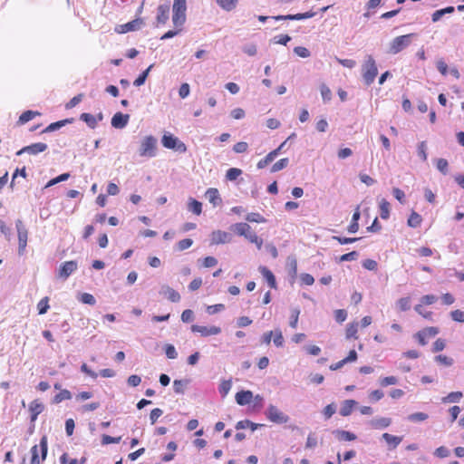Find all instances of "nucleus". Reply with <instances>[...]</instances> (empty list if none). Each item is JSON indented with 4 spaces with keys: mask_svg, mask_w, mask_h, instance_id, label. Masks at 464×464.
<instances>
[{
    "mask_svg": "<svg viewBox=\"0 0 464 464\" xmlns=\"http://www.w3.org/2000/svg\"><path fill=\"white\" fill-rule=\"evenodd\" d=\"M230 229L238 236L245 237L249 242L255 244L257 249H261L263 239L260 238L247 223H236L230 227Z\"/></svg>",
    "mask_w": 464,
    "mask_h": 464,
    "instance_id": "f257e3e1",
    "label": "nucleus"
},
{
    "mask_svg": "<svg viewBox=\"0 0 464 464\" xmlns=\"http://www.w3.org/2000/svg\"><path fill=\"white\" fill-rule=\"evenodd\" d=\"M187 0H174L172 5V24L175 28L183 27L187 20Z\"/></svg>",
    "mask_w": 464,
    "mask_h": 464,
    "instance_id": "f03ea898",
    "label": "nucleus"
},
{
    "mask_svg": "<svg viewBox=\"0 0 464 464\" xmlns=\"http://www.w3.org/2000/svg\"><path fill=\"white\" fill-rule=\"evenodd\" d=\"M362 78L366 85H371L377 74L378 68L375 60L372 55H366L362 65Z\"/></svg>",
    "mask_w": 464,
    "mask_h": 464,
    "instance_id": "7ed1b4c3",
    "label": "nucleus"
},
{
    "mask_svg": "<svg viewBox=\"0 0 464 464\" xmlns=\"http://www.w3.org/2000/svg\"><path fill=\"white\" fill-rule=\"evenodd\" d=\"M415 34H408L395 37L389 45L388 53L391 54H397L406 49L411 44Z\"/></svg>",
    "mask_w": 464,
    "mask_h": 464,
    "instance_id": "20e7f679",
    "label": "nucleus"
},
{
    "mask_svg": "<svg viewBox=\"0 0 464 464\" xmlns=\"http://www.w3.org/2000/svg\"><path fill=\"white\" fill-rule=\"evenodd\" d=\"M48 450L47 437L44 435L40 440V444L34 445L31 449L32 459L31 464H40L46 459Z\"/></svg>",
    "mask_w": 464,
    "mask_h": 464,
    "instance_id": "39448f33",
    "label": "nucleus"
},
{
    "mask_svg": "<svg viewBox=\"0 0 464 464\" xmlns=\"http://www.w3.org/2000/svg\"><path fill=\"white\" fill-rule=\"evenodd\" d=\"M158 140L155 137L146 136L140 142L139 154L140 157L153 158L157 154Z\"/></svg>",
    "mask_w": 464,
    "mask_h": 464,
    "instance_id": "423d86ee",
    "label": "nucleus"
},
{
    "mask_svg": "<svg viewBox=\"0 0 464 464\" xmlns=\"http://www.w3.org/2000/svg\"><path fill=\"white\" fill-rule=\"evenodd\" d=\"M161 143L165 148L174 150L179 153H184L187 151L185 143L180 141L172 134H164L161 139Z\"/></svg>",
    "mask_w": 464,
    "mask_h": 464,
    "instance_id": "0eeeda50",
    "label": "nucleus"
},
{
    "mask_svg": "<svg viewBox=\"0 0 464 464\" xmlns=\"http://www.w3.org/2000/svg\"><path fill=\"white\" fill-rule=\"evenodd\" d=\"M265 414L266 418L274 423L285 424L289 420V417L273 404L267 407Z\"/></svg>",
    "mask_w": 464,
    "mask_h": 464,
    "instance_id": "6e6552de",
    "label": "nucleus"
},
{
    "mask_svg": "<svg viewBox=\"0 0 464 464\" xmlns=\"http://www.w3.org/2000/svg\"><path fill=\"white\" fill-rule=\"evenodd\" d=\"M15 227L18 237V254L22 256L24 254L27 246L28 231L20 219L16 220Z\"/></svg>",
    "mask_w": 464,
    "mask_h": 464,
    "instance_id": "1a4fd4ad",
    "label": "nucleus"
},
{
    "mask_svg": "<svg viewBox=\"0 0 464 464\" xmlns=\"http://www.w3.org/2000/svg\"><path fill=\"white\" fill-rule=\"evenodd\" d=\"M78 268V263L74 260L63 263L58 271V276L66 280Z\"/></svg>",
    "mask_w": 464,
    "mask_h": 464,
    "instance_id": "9d476101",
    "label": "nucleus"
},
{
    "mask_svg": "<svg viewBox=\"0 0 464 464\" xmlns=\"http://www.w3.org/2000/svg\"><path fill=\"white\" fill-rule=\"evenodd\" d=\"M143 24L144 23H143L142 19L137 18V19H134V20H132L130 22H128L126 24H120L116 28V32L119 33V34H126V33H129V32L137 31V30H140Z\"/></svg>",
    "mask_w": 464,
    "mask_h": 464,
    "instance_id": "9b49d317",
    "label": "nucleus"
},
{
    "mask_svg": "<svg viewBox=\"0 0 464 464\" xmlns=\"http://www.w3.org/2000/svg\"><path fill=\"white\" fill-rule=\"evenodd\" d=\"M47 148L48 146L46 143L37 142L22 148L20 150L16 152V155L21 156L24 153L37 155L38 153L45 151Z\"/></svg>",
    "mask_w": 464,
    "mask_h": 464,
    "instance_id": "f8f14e48",
    "label": "nucleus"
},
{
    "mask_svg": "<svg viewBox=\"0 0 464 464\" xmlns=\"http://www.w3.org/2000/svg\"><path fill=\"white\" fill-rule=\"evenodd\" d=\"M191 331L193 333L200 334V335L203 337H207V336H210V335L219 334L221 333V328L218 326H215V325L208 327V326L193 324L191 326Z\"/></svg>",
    "mask_w": 464,
    "mask_h": 464,
    "instance_id": "ddd939ff",
    "label": "nucleus"
},
{
    "mask_svg": "<svg viewBox=\"0 0 464 464\" xmlns=\"http://www.w3.org/2000/svg\"><path fill=\"white\" fill-rule=\"evenodd\" d=\"M232 240V235L228 232L222 230L213 231L210 237L212 245H219L229 243Z\"/></svg>",
    "mask_w": 464,
    "mask_h": 464,
    "instance_id": "4468645a",
    "label": "nucleus"
},
{
    "mask_svg": "<svg viewBox=\"0 0 464 464\" xmlns=\"http://www.w3.org/2000/svg\"><path fill=\"white\" fill-rule=\"evenodd\" d=\"M159 293L172 303H178L180 301V295L179 292L168 285H162Z\"/></svg>",
    "mask_w": 464,
    "mask_h": 464,
    "instance_id": "2eb2a0df",
    "label": "nucleus"
},
{
    "mask_svg": "<svg viewBox=\"0 0 464 464\" xmlns=\"http://www.w3.org/2000/svg\"><path fill=\"white\" fill-rule=\"evenodd\" d=\"M130 120L129 114L121 112L115 113L111 118V126L115 129H123L127 126Z\"/></svg>",
    "mask_w": 464,
    "mask_h": 464,
    "instance_id": "dca6fc26",
    "label": "nucleus"
},
{
    "mask_svg": "<svg viewBox=\"0 0 464 464\" xmlns=\"http://www.w3.org/2000/svg\"><path fill=\"white\" fill-rule=\"evenodd\" d=\"M169 17V4H162L160 5L157 8V24H164L167 23Z\"/></svg>",
    "mask_w": 464,
    "mask_h": 464,
    "instance_id": "f3484780",
    "label": "nucleus"
},
{
    "mask_svg": "<svg viewBox=\"0 0 464 464\" xmlns=\"http://www.w3.org/2000/svg\"><path fill=\"white\" fill-rule=\"evenodd\" d=\"M314 15H315L314 12L309 11V12L303 13V14L273 16V19H275L276 21H281V20H304V19L312 18Z\"/></svg>",
    "mask_w": 464,
    "mask_h": 464,
    "instance_id": "a211bd4d",
    "label": "nucleus"
},
{
    "mask_svg": "<svg viewBox=\"0 0 464 464\" xmlns=\"http://www.w3.org/2000/svg\"><path fill=\"white\" fill-rule=\"evenodd\" d=\"M44 406L42 402H40L38 400H34L29 404V411L31 412L30 420L32 423H34L38 415L44 411Z\"/></svg>",
    "mask_w": 464,
    "mask_h": 464,
    "instance_id": "6ab92c4d",
    "label": "nucleus"
},
{
    "mask_svg": "<svg viewBox=\"0 0 464 464\" xmlns=\"http://www.w3.org/2000/svg\"><path fill=\"white\" fill-rule=\"evenodd\" d=\"M236 401L240 406L249 404L253 399V392L251 391H241L236 394Z\"/></svg>",
    "mask_w": 464,
    "mask_h": 464,
    "instance_id": "aec40b11",
    "label": "nucleus"
},
{
    "mask_svg": "<svg viewBox=\"0 0 464 464\" xmlns=\"http://www.w3.org/2000/svg\"><path fill=\"white\" fill-rule=\"evenodd\" d=\"M382 438L388 444L389 450L396 449L400 445V443L402 441V437L394 436L390 433H383L382 435Z\"/></svg>",
    "mask_w": 464,
    "mask_h": 464,
    "instance_id": "412c9836",
    "label": "nucleus"
},
{
    "mask_svg": "<svg viewBox=\"0 0 464 464\" xmlns=\"http://www.w3.org/2000/svg\"><path fill=\"white\" fill-rule=\"evenodd\" d=\"M392 423V420L386 417L374 418L369 421V425L372 429L382 430L389 427Z\"/></svg>",
    "mask_w": 464,
    "mask_h": 464,
    "instance_id": "4be33fe9",
    "label": "nucleus"
},
{
    "mask_svg": "<svg viewBox=\"0 0 464 464\" xmlns=\"http://www.w3.org/2000/svg\"><path fill=\"white\" fill-rule=\"evenodd\" d=\"M206 197L214 207L220 205L222 202L219 192L217 188H208L206 191Z\"/></svg>",
    "mask_w": 464,
    "mask_h": 464,
    "instance_id": "5701e85b",
    "label": "nucleus"
},
{
    "mask_svg": "<svg viewBox=\"0 0 464 464\" xmlns=\"http://www.w3.org/2000/svg\"><path fill=\"white\" fill-rule=\"evenodd\" d=\"M259 272L263 277L266 280L268 285L271 288H276V281L274 274L266 266H260Z\"/></svg>",
    "mask_w": 464,
    "mask_h": 464,
    "instance_id": "b1692460",
    "label": "nucleus"
},
{
    "mask_svg": "<svg viewBox=\"0 0 464 464\" xmlns=\"http://www.w3.org/2000/svg\"><path fill=\"white\" fill-rule=\"evenodd\" d=\"M333 434L337 440L344 441H352L357 438L354 433L343 430H334Z\"/></svg>",
    "mask_w": 464,
    "mask_h": 464,
    "instance_id": "393cba45",
    "label": "nucleus"
},
{
    "mask_svg": "<svg viewBox=\"0 0 464 464\" xmlns=\"http://www.w3.org/2000/svg\"><path fill=\"white\" fill-rule=\"evenodd\" d=\"M356 404L357 402L354 400H345L340 409V415L343 417L349 416Z\"/></svg>",
    "mask_w": 464,
    "mask_h": 464,
    "instance_id": "a878e982",
    "label": "nucleus"
},
{
    "mask_svg": "<svg viewBox=\"0 0 464 464\" xmlns=\"http://www.w3.org/2000/svg\"><path fill=\"white\" fill-rule=\"evenodd\" d=\"M216 3L221 9L230 12L237 7L238 0H216Z\"/></svg>",
    "mask_w": 464,
    "mask_h": 464,
    "instance_id": "bb28decb",
    "label": "nucleus"
},
{
    "mask_svg": "<svg viewBox=\"0 0 464 464\" xmlns=\"http://www.w3.org/2000/svg\"><path fill=\"white\" fill-rule=\"evenodd\" d=\"M390 209H391L390 203L385 198H382V200L379 203V210H380V217L382 219L389 218Z\"/></svg>",
    "mask_w": 464,
    "mask_h": 464,
    "instance_id": "cd10ccee",
    "label": "nucleus"
},
{
    "mask_svg": "<svg viewBox=\"0 0 464 464\" xmlns=\"http://www.w3.org/2000/svg\"><path fill=\"white\" fill-rule=\"evenodd\" d=\"M73 121V119H65L63 121H59L56 122H53L50 125H48L44 130V132H52L54 130H59L60 128L65 126L68 123H72Z\"/></svg>",
    "mask_w": 464,
    "mask_h": 464,
    "instance_id": "c85d7f7f",
    "label": "nucleus"
},
{
    "mask_svg": "<svg viewBox=\"0 0 464 464\" xmlns=\"http://www.w3.org/2000/svg\"><path fill=\"white\" fill-rule=\"evenodd\" d=\"M80 120L84 121L91 129H95L98 124L97 118L91 113H82L80 116Z\"/></svg>",
    "mask_w": 464,
    "mask_h": 464,
    "instance_id": "c756f323",
    "label": "nucleus"
},
{
    "mask_svg": "<svg viewBox=\"0 0 464 464\" xmlns=\"http://www.w3.org/2000/svg\"><path fill=\"white\" fill-rule=\"evenodd\" d=\"M463 394L461 392H450L447 396L441 399L443 403H456L459 402L462 398Z\"/></svg>",
    "mask_w": 464,
    "mask_h": 464,
    "instance_id": "7c9ffc66",
    "label": "nucleus"
},
{
    "mask_svg": "<svg viewBox=\"0 0 464 464\" xmlns=\"http://www.w3.org/2000/svg\"><path fill=\"white\" fill-rule=\"evenodd\" d=\"M72 399V393L70 391L63 389L61 390L59 393H57L53 399V402L55 404L61 403L63 401L71 400Z\"/></svg>",
    "mask_w": 464,
    "mask_h": 464,
    "instance_id": "2f4dec72",
    "label": "nucleus"
},
{
    "mask_svg": "<svg viewBox=\"0 0 464 464\" xmlns=\"http://www.w3.org/2000/svg\"><path fill=\"white\" fill-rule=\"evenodd\" d=\"M231 388H232L231 379L224 380L221 382V383L218 386V392L220 393L222 398H225L230 392Z\"/></svg>",
    "mask_w": 464,
    "mask_h": 464,
    "instance_id": "473e14b6",
    "label": "nucleus"
},
{
    "mask_svg": "<svg viewBox=\"0 0 464 464\" xmlns=\"http://www.w3.org/2000/svg\"><path fill=\"white\" fill-rule=\"evenodd\" d=\"M37 115H40V112L34 111H30V110L25 111L20 115L18 123L24 124V123L30 121L31 120H33Z\"/></svg>",
    "mask_w": 464,
    "mask_h": 464,
    "instance_id": "72a5a7b5",
    "label": "nucleus"
},
{
    "mask_svg": "<svg viewBox=\"0 0 464 464\" xmlns=\"http://www.w3.org/2000/svg\"><path fill=\"white\" fill-rule=\"evenodd\" d=\"M188 208L189 211H191L195 215H200L202 212V204H201V202H199L194 198H190L189 202H188Z\"/></svg>",
    "mask_w": 464,
    "mask_h": 464,
    "instance_id": "f704fd0d",
    "label": "nucleus"
},
{
    "mask_svg": "<svg viewBox=\"0 0 464 464\" xmlns=\"http://www.w3.org/2000/svg\"><path fill=\"white\" fill-rule=\"evenodd\" d=\"M357 332H358V323L353 322L347 324L346 328V338L351 339L354 338L357 339Z\"/></svg>",
    "mask_w": 464,
    "mask_h": 464,
    "instance_id": "c9c22d12",
    "label": "nucleus"
},
{
    "mask_svg": "<svg viewBox=\"0 0 464 464\" xmlns=\"http://www.w3.org/2000/svg\"><path fill=\"white\" fill-rule=\"evenodd\" d=\"M276 158V152H269L264 159L260 160L256 167L261 169L266 167L269 163H271Z\"/></svg>",
    "mask_w": 464,
    "mask_h": 464,
    "instance_id": "e433bc0d",
    "label": "nucleus"
},
{
    "mask_svg": "<svg viewBox=\"0 0 464 464\" xmlns=\"http://www.w3.org/2000/svg\"><path fill=\"white\" fill-rule=\"evenodd\" d=\"M258 426H259L258 424L254 423L248 420H243L238 421L236 424V429L243 430V429L250 428L252 431H255Z\"/></svg>",
    "mask_w": 464,
    "mask_h": 464,
    "instance_id": "4c0bfd02",
    "label": "nucleus"
},
{
    "mask_svg": "<svg viewBox=\"0 0 464 464\" xmlns=\"http://www.w3.org/2000/svg\"><path fill=\"white\" fill-rule=\"evenodd\" d=\"M421 217L417 212H412L408 218V226L411 227H418L421 223Z\"/></svg>",
    "mask_w": 464,
    "mask_h": 464,
    "instance_id": "58836bf2",
    "label": "nucleus"
},
{
    "mask_svg": "<svg viewBox=\"0 0 464 464\" xmlns=\"http://www.w3.org/2000/svg\"><path fill=\"white\" fill-rule=\"evenodd\" d=\"M396 306L401 312L408 311L411 308V298L401 297L396 302Z\"/></svg>",
    "mask_w": 464,
    "mask_h": 464,
    "instance_id": "ea45409f",
    "label": "nucleus"
},
{
    "mask_svg": "<svg viewBox=\"0 0 464 464\" xmlns=\"http://www.w3.org/2000/svg\"><path fill=\"white\" fill-rule=\"evenodd\" d=\"M188 383V380H175L173 382V390L178 394H183L186 385Z\"/></svg>",
    "mask_w": 464,
    "mask_h": 464,
    "instance_id": "a19ab883",
    "label": "nucleus"
},
{
    "mask_svg": "<svg viewBox=\"0 0 464 464\" xmlns=\"http://www.w3.org/2000/svg\"><path fill=\"white\" fill-rule=\"evenodd\" d=\"M299 314H300L299 308L295 307V308L291 309V316H290L289 325L293 329H295L297 327Z\"/></svg>",
    "mask_w": 464,
    "mask_h": 464,
    "instance_id": "79ce46f5",
    "label": "nucleus"
},
{
    "mask_svg": "<svg viewBox=\"0 0 464 464\" xmlns=\"http://www.w3.org/2000/svg\"><path fill=\"white\" fill-rule=\"evenodd\" d=\"M153 67V64H150L145 71H143L139 76L138 78L134 81L133 84L135 86H140L142 84H144L148 75H149V72H150L151 68Z\"/></svg>",
    "mask_w": 464,
    "mask_h": 464,
    "instance_id": "37998d69",
    "label": "nucleus"
},
{
    "mask_svg": "<svg viewBox=\"0 0 464 464\" xmlns=\"http://www.w3.org/2000/svg\"><path fill=\"white\" fill-rule=\"evenodd\" d=\"M436 167L440 172L443 175H447L449 173V163L445 159H438L436 160Z\"/></svg>",
    "mask_w": 464,
    "mask_h": 464,
    "instance_id": "c03bdc74",
    "label": "nucleus"
},
{
    "mask_svg": "<svg viewBox=\"0 0 464 464\" xmlns=\"http://www.w3.org/2000/svg\"><path fill=\"white\" fill-rule=\"evenodd\" d=\"M242 174V170L237 168H230L226 173L227 179L230 181L236 180Z\"/></svg>",
    "mask_w": 464,
    "mask_h": 464,
    "instance_id": "a18cd8bd",
    "label": "nucleus"
},
{
    "mask_svg": "<svg viewBox=\"0 0 464 464\" xmlns=\"http://www.w3.org/2000/svg\"><path fill=\"white\" fill-rule=\"evenodd\" d=\"M320 92L322 95V99L324 103L329 102L332 100V92L329 87H327L325 84H322L320 86Z\"/></svg>",
    "mask_w": 464,
    "mask_h": 464,
    "instance_id": "49530a36",
    "label": "nucleus"
},
{
    "mask_svg": "<svg viewBox=\"0 0 464 464\" xmlns=\"http://www.w3.org/2000/svg\"><path fill=\"white\" fill-rule=\"evenodd\" d=\"M417 154L422 161H426L428 158L427 145L425 141H421L418 144Z\"/></svg>",
    "mask_w": 464,
    "mask_h": 464,
    "instance_id": "de8ad7c7",
    "label": "nucleus"
},
{
    "mask_svg": "<svg viewBox=\"0 0 464 464\" xmlns=\"http://www.w3.org/2000/svg\"><path fill=\"white\" fill-rule=\"evenodd\" d=\"M289 163V160L287 158H284L276 161L271 168V172H277L287 167Z\"/></svg>",
    "mask_w": 464,
    "mask_h": 464,
    "instance_id": "09e8293b",
    "label": "nucleus"
},
{
    "mask_svg": "<svg viewBox=\"0 0 464 464\" xmlns=\"http://www.w3.org/2000/svg\"><path fill=\"white\" fill-rule=\"evenodd\" d=\"M246 221L248 222H256V223H265L266 218L261 216L259 213L251 212L246 217Z\"/></svg>",
    "mask_w": 464,
    "mask_h": 464,
    "instance_id": "8fccbe9b",
    "label": "nucleus"
},
{
    "mask_svg": "<svg viewBox=\"0 0 464 464\" xmlns=\"http://www.w3.org/2000/svg\"><path fill=\"white\" fill-rule=\"evenodd\" d=\"M428 414L424 412H415L408 416V420L413 422L424 421L428 419Z\"/></svg>",
    "mask_w": 464,
    "mask_h": 464,
    "instance_id": "3c124183",
    "label": "nucleus"
},
{
    "mask_svg": "<svg viewBox=\"0 0 464 464\" xmlns=\"http://www.w3.org/2000/svg\"><path fill=\"white\" fill-rule=\"evenodd\" d=\"M79 300L82 304H90V305H94L96 304V300H95L94 296L89 293L82 294L79 297Z\"/></svg>",
    "mask_w": 464,
    "mask_h": 464,
    "instance_id": "603ef678",
    "label": "nucleus"
},
{
    "mask_svg": "<svg viewBox=\"0 0 464 464\" xmlns=\"http://www.w3.org/2000/svg\"><path fill=\"white\" fill-rule=\"evenodd\" d=\"M274 332L273 343L276 347H282L284 345V337L281 330L276 329Z\"/></svg>",
    "mask_w": 464,
    "mask_h": 464,
    "instance_id": "864d4df0",
    "label": "nucleus"
},
{
    "mask_svg": "<svg viewBox=\"0 0 464 464\" xmlns=\"http://www.w3.org/2000/svg\"><path fill=\"white\" fill-rule=\"evenodd\" d=\"M242 51L248 56H255L257 53V47L254 44H247L242 47Z\"/></svg>",
    "mask_w": 464,
    "mask_h": 464,
    "instance_id": "5fc2aeb1",
    "label": "nucleus"
},
{
    "mask_svg": "<svg viewBox=\"0 0 464 464\" xmlns=\"http://www.w3.org/2000/svg\"><path fill=\"white\" fill-rule=\"evenodd\" d=\"M48 301V297H44L40 300V302L37 304L39 314H44L47 312V310L49 309Z\"/></svg>",
    "mask_w": 464,
    "mask_h": 464,
    "instance_id": "6e6d98bb",
    "label": "nucleus"
},
{
    "mask_svg": "<svg viewBox=\"0 0 464 464\" xmlns=\"http://www.w3.org/2000/svg\"><path fill=\"white\" fill-rule=\"evenodd\" d=\"M336 411V406L334 403L326 405L323 410L325 419H330Z\"/></svg>",
    "mask_w": 464,
    "mask_h": 464,
    "instance_id": "4d7b16f0",
    "label": "nucleus"
},
{
    "mask_svg": "<svg viewBox=\"0 0 464 464\" xmlns=\"http://www.w3.org/2000/svg\"><path fill=\"white\" fill-rule=\"evenodd\" d=\"M436 67H437L438 71L443 76H446L448 74L449 68H448V65H447V63H445V61L443 59H440V60L437 61Z\"/></svg>",
    "mask_w": 464,
    "mask_h": 464,
    "instance_id": "13d9d810",
    "label": "nucleus"
},
{
    "mask_svg": "<svg viewBox=\"0 0 464 464\" xmlns=\"http://www.w3.org/2000/svg\"><path fill=\"white\" fill-rule=\"evenodd\" d=\"M192 244H193L192 239L185 238V239L179 241V243L177 245V248L179 251H183V250L189 248L192 246Z\"/></svg>",
    "mask_w": 464,
    "mask_h": 464,
    "instance_id": "bf43d9fd",
    "label": "nucleus"
},
{
    "mask_svg": "<svg viewBox=\"0 0 464 464\" xmlns=\"http://www.w3.org/2000/svg\"><path fill=\"white\" fill-rule=\"evenodd\" d=\"M397 382H398V379L394 376L383 377L380 380V384L382 387H386L389 385H394V384H397Z\"/></svg>",
    "mask_w": 464,
    "mask_h": 464,
    "instance_id": "052dcab7",
    "label": "nucleus"
},
{
    "mask_svg": "<svg viewBox=\"0 0 464 464\" xmlns=\"http://www.w3.org/2000/svg\"><path fill=\"white\" fill-rule=\"evenodd\" d=\"M194 320V313L190 309H186L181 314V321L183 323H190Z\"/></svg>",
    "mask_w": 464,
    "mask_h": 464,
    "instance_id": "680f3d73",
    "label": "nucleus"
},
{
    "mask_svg": "<svg viewBox=\"0 0 464 464\" xmlns=\"http://www.w3.org/2000/svg\"><path fill=\"white\" fill-rule=\"evenodd\" d=\"M294 53L302 58H307L310 56V52L307 48L303 46H296L294 48Z\"/></svg>",
    "mask_w": 464,
    "mask_h": 464,
    "instance_id": "e2e57ef3",
    "label": "nucleus"
},
{
    "mask_svg": "<svg viewBox=\"0 0 464 464\" xmlns=\"http://www.w3.org/2000/svg\"><path fill=\"white\" fill-rule=\"evenodd\" d=\"M190 92V87L188 83L185 82L182 83L179 90V95L181 99H185L189 95Z\"/></svg>",
    "mask_w": 464,
    "mask_h": 464,
    "instance_id": "0e129e2a",
    "label": "nucleus"
},
{
    "mask_svg": "<svg viewBox=\"0 0 464 464\" xmlns=\"http://www.w3.org/2000/svg\"><path fill=\"white\" fill-rule=\"evenodd\" d=\"M300 280L301 283L305 285H312L314 282V276L307 273L301 274Z\"/></svg>",
    "mask_w": 464,
    "mask_h": 464,
    "instance_id": "69168bd1",
    "label": "nucleus"
},
{
    "mask_svg": "<svg viewBox=\"0 0 464 464\" xmlns=\"http://www.w3.org/2000/svg\"><path fill=\"white\" fill-rule=\"evenodd\" d=\"M247 149H248V144L245 141H239V142L236 143L233 147V150L236 153H244L247 150Z\"/></svg>",
    "mask_w": 464,
    "mask_h": 464,
    "instance_id": "338daca9",
    "label": "nucleus"
},
{
    "mask_svg": "<svg viewBox=\"0 0 464 464\" xmlns=\"http://www.w3.org/2000/svg\"><path fill=\"white\" fill-rule=\"evenodd\" d=\"M451 319L455 322H464V312L461 310H454L450 313Z\"/></svg>",
    "mask_w": 464,
    "mask_h": 464,
    "instance_id": "774afa93",
    "label": "nucleus"
}]
</instances>
